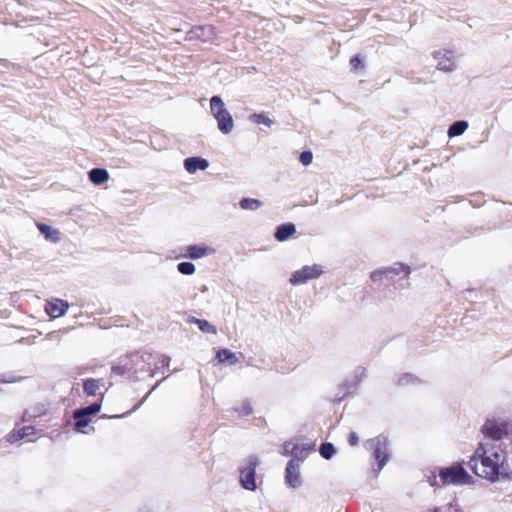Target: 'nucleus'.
<instances>
[{
	"label": "nucleus",
	"mask_w": 512,
	"mask_h": 512,
	"mask_svg": "<svg viewBox=\"0 0 512 512\" xmlns=\"http://www.w3.org/2000/svg\"><path fill=\"white\" fill-rule=\"evenodd\" d=\"M504 462L505 453L500 445L485 441L479 443L468 466L476 476L495 482L501 475H506Z\"/></svg>",
	"instance_id": "nucleus-1"
},
{
	"label": "nucleus",
	"mask_w": 512,
	"mask_h": 512,
	"mask_svg": "<svg viewBox=\"0 0 512 512\" xmlns=\"http://www.w3.org/2000/svg\"><path fill=\"white\" fill-rule=\"evenodd\" d=\"M146 352H132L119 358L112 371L121 376L134 377L139 372H146Z\"/></svg>",
	"instance_id": "nucleus-2"
},
{
	"label": "nucleus",
	"mask_w": 512,
	"mask_h": 512,
	"mask_svg": "<svg viewBox=\"0 0 512 512\" xmlns=\"http://www.w3.org/2000/svg\"><path fill=\"white\" fill-rule=\"evenodd\" d=\"M210 109L217 120L219 130L223 134H228L233 130L234 122L231 114L225 108V104L220 96H213L210 100Z\"/></svg>",
	"instance_id": "nucleus-3"
},
{
	"label": "nucleus",
	"mask_w": 512,
	"mask_h": 512,
	"mask_svg": "<svg viewBox=\"0 0 512 512\" xmlns=\"http://www.w3.org/2000/svg\"><path fill=\"white\" fill-rule=\"evenodd\" d=\"M439 479L441 485H458L469 483L471 476L466 472L462 463H454L449 467L440 469Z\"/></svg>",
	"instance_id": "nucleus-4"
},
{
	"label": "nucleus",
	"mask_w": 512,
	"mask_h": 512,
	"mask_svg": "<svg viewBox=\"0 0 512 512\" xmlns=\"http://www.w3.org/2000/svg\"><path fill=\"white\" fill-rule=\"evenodd\" d=\"M259 465V459L256 456L246 458L240 467V483L246 490L254 491L256 489V468Z\"/></svg>",
	"instance_id": "nucleus-5"
},
{
	"label": "nucleus",
	"mask_w": 512,
	"mask_h": 512,
	"mask_svg": "<svg viewBox=\"0 0 512 512\" xmlns=\"http://www.w3.org/2000/svg\"><path fill=\"white\" fill-rule=\"evenodd\" d=\"M147 365L146 373L150 377H154L156 374H164L169 370L170 358L166 355L146 352V361Z\"/></svg>",
	"instance_id": "nucleus-6"
},
{
	"label": "nucleus",
	"mask_w": 512,
	"mask_h": 512,
	"mask_svg": "<svg viewBox=\"0 0 512 512\" xmlns=\"http://www.w3.org/2000/svg\"><path fill=\"white\" fill-rule=\"evenodd\" d=\"M403 273L404 277L407 278L411 273V269L409 266L398 263L395 267H385L382 269H377L371 272L370 278L373 282L382 281L383 279L387 281H394L395 276Z\"/></svg>",
	"instance_id": "nucleus-7"
},
{
	"label": "nucleus",
	"mask_w": 512,
	"mask_h": 512,
	"mask_svg": "<svg viewBox=\"0 0 512 512\" xmlns=\"http://www.w3.org/2000/svg\"><path fill=\"white\" fill-rule=\"evenodd\" d=\"M101 409V403H93L87 407L77 409L73 413L75 429L83 432V429L91 422L90 416L97 414Z\"/></svg>",
	"instance_id": "nucleus-8"
},
{
	"label": "nucleus",
	"mask_w": 512,
	"mask_h": 512,
	"mask_svg": "<svg viewBox=\"0 0 512 512\" xmlns=\"http://www.w3.org/2000/svg\"><path fill=\"white\" fill-rule=\"evenodd\" d=\"M322 274V269L319 265H306L300 270L292 273L290 283L292 285H300L306 283L308 280L316 279Z\"/></svg>",
	"instance_id": "nucleus-9"
},
{
	"label": "nucleus",
	"mask_w": 512,
	"mask_h": 512,
	"mask_svg": "<svg viewBox=\"0 0 512 512\" xmlns=\"http://www.w3.org/2000/svg\"><path fill=\"white\" fill-rule=\"evenodd\" d=\"M482 433L486 438L499 441L507 436V425L494 420H487L482 426Z\"/></svg>",
	"instance_id": "nucleus-10"
},
{
	"label": "nucleus",
	"mask_w": 512,
	"mask_h": 512,
	"mask_svg": "<svg viewBox=\"0 0 512 512\" xmlns=\"http://www.w3.org/2000/svg\"><path fill=\"white\" fill-rule=\"evenodd\" d=\"M434 58L437 60V68L445 72H451L456 68L451 51L439 50L433 53Z\"/></svg>",
	"instance_id": "nucleus-11"
},
{
	"label": "nucleus",
	"mask_w": 512,
	"mask_h": 512,
	"mask_svg": "<svg viewBox=\"0 0 512 512\" xmlns=\"http://www.w3.org/2000/svg\"><path fill=\"white\" fill-rule=\"evenodd\" d=\"M69 308V303L65 300L53 298L46 302L45 311L51 318L63 316Z\"/></svg>",
	"instance_id": "nucleus-12"
},
{
	"label": "nucleus",
	"mask_w": 512,
	"mask_h": 512,
	"mask_svg": "<svg viewBox=\"0 0 512 512\" xmlns=\"http://www.w3.org/2000/svg\"><path fill=\"white\" fill-rule=\"evenodd\" d=\"M285 480L286 483L292 488H297L300 486L301 478L298 460L291 459L287 463L285 471Z\"/></svg>",
	"instance_id": "nucleus-13"
},
{
	"label": "nucleus",
	"mask_w": 512,
	"mask_h": 512,
	"mask_svg": "<svg viewBox=\"0 0 512 512\" xmlns=\"http://www.w3.org/2000/svg\"><path fill=\"white\" fill-rule=\"evenodd\" d=\"M373 456L378 462V471H380L389 459L388 447L385 440L379 438L375 440Z\"/></svg>",
	"instance_id": "nucleus-14"
},
{
	"label": "nucleus",
	"mask_w": 512,
	"mask_h": 512,
	"mask_svg": "<svg viewBox=\"0 0 512 512\" xmlns=\"http://www.w3.org/2000/svg\"><path fill=\"white\" fill-rule=\"evenodd\" d=\"M184 256L190 259H199L213 252V249L204 245H190L185 249Z\"/></svg>",
	"instance_id": "nucleus-15"
},
{
	"label": "nucleus",
	"mask_w": 512,
	"mask_h": 512,
	"mask_svg": "<svg viewBox=\"0 0 512 512\" xmlns=\"http://www.w3.org/2000/svg\"><path fill=\"white\" fill-rule=\"evenodd\" d=\"M208 165V161L200 157H189L184 161V167L189 173H195L197 170H205Z\"/></svg>",
	"instance_id": "nucleus-16"
},
{
	"label": "nucleus",
	"mask_w": 512,
	"mask_h": 512,
	"mask_svg": "<svg viewBox=\"0 0 512 512\" xmlns=\"http://www.w3.org/2000/svg\"><path fill=\"white\" fill-rule=\"evenodd\" d=\"M103 385L102 379L89 378L83 382V391L87 396H96Z\"/></svg>",
	"instance_id": "nucleus-17"
},
{
	"label": "nucleus",
	"mask_w": 512,
	"mask_h": 512,
	"mask_svg": "<svg viewBox=\"0 0 512 512\" xmlns=\"http://www.w3.org/2000/svg\"><path fill=\"white\" fill-rule=\"evenodd\" d=\"M37 228L44 235L46 240H49L53 243H57L60 241V232L58 229H55L44 223H37Z\"/></svg>",
	"instance_id": "nucleus-18"
},
{
	"label": "nucleus",
	"mask_w": 512,
	"mask_h": 512,
	"mask_svg": "<svg viewBox=\"0 0 512 512\" xmlns=\"http://www.w3.org/2000/svg\"><path fill=\"white\" fill-rule=\"evenodd\" d=\"M187 322L189 324H196L199 328V330L203 333H207V334H216L217 333V329L214 325H212L211 323H209L207 320L205 319H198L196 317H189L187 319Z\"/></svg>",
	"instance_id": "nucleus-19"
},
{
	"label": "nucleus",
	"mask_w": 512,
	"mask_h": 512,
	"mask_svg": "<svg viewBox=\"0 0 512 512\" xmlns=\"http://www.w3.org/2000/svg\"><path fill=\"white\" fill-rule=\"evenodd\" d=\"M296 232L295 225L292 223H286L280 225L276 232H275V238L283 242L287 240L289 237H291Z\"/></svg>",
	"instance_id": "nucleus-20"
},
{
	"label": "nucleus",
	"mask_w": 512,
	"mask_h": 512,
	"mask_svg": "<svg viewBox=\"0 0 512 512\" xmlns=\"http://www.w3.org/2000/svg\"><path fill=\"white\" fill-rule=\"evenodd\" d=\"M109 179V173L106 169L94 168L89 172V180L95 185H101L107 182Z\"/></svg>",
	"instance_id": "nucleus-21"
},
{
	"label": "nucleus",
	"mask_w": 512,
	"mask_h": 512,
	"mask_svg": "<svg viewBox=\"0 0 512 512\" xmlns=\"http://www.w3.org/2000/svg\"><path fill=\"white\" fill-rule=\"evenodd\" d=\"M216 360L218 364L228 362L233 365L238 362L236 355L227 348L219 349L216 353Z\"/></svg>",
	"instance_id": "nucleus-22"
},
{
	"label": "nucleus",
	"mask_w": 512,
	"mask_h": 512,
	"mask_svg": "<svg viewBox=\"0 0 512 512\" xmlns=\"http://www.w3.org/2000/svg\"><path fill=\"white\" fill-rule=\"evenodd\" d=\"M468 128L466 121H456L448 129V136L450 138L462 135Z\"/></svg>",
	"instance_id": "nucleus-23"
},
{
	"label": "nucleus",
	"mask_w": 512,
	"mask_h": 512,
	"mask_svg": "<svg viewBox=\"0 0 512 512\" xmlns=\"http://www.w3.org/2000/svg\"><path fill=\"white\" fill-rule=\"evenodd\" d=\"M35 434V428L33 426H24L17 430H13L10 437L15 440H21L25 437L32 436Z\"/></svg>",
	"instance_id": "nucleus-24"
},
{
	"label": "nucleus",
	"mask_w": 512,
	"mask_h": 512,
	"mask_svg": "<svg viewBox=\"0 0 512 512\" xmlns=\"http://www.w3.org/2000/svg\"><path fill=\"white\" fill-rule=\"evenodd\" d=\"M233 410L239 417H247L253 413L252 404L248 400L242 401Z\"/></svg>",
	"instance_id": "nucleus-25"
},
{
	"label": "nucleus",
	"mask_w": 512,
	"mask_h": 512,
	"mask_svg": "<svg viewBox=\"0 0 512 512\" xmlns=\"http://www.w3.org/2000/svg\"><path fill=\"white\" fill-rule=\"evenodd\" d=\"M239 205L243 210H257L262 206V202L254 198H243Z\"/></svg>",
	"instance_id": "nucleus-26"
},
{
	"label": "nucleus",
	"mask_w": 512,
	"mask_h": 512,
	"mask_svg": "<svg viewBox=\"0 0 512 512\" xmlns=\"http://www.w3.org/2000/svg\"><path fill=\"white\" fill-rule=\"evenodd\" d=\"M425 512H464L457 504L447 503L439 507L427 509Z\"/></svg>",
	"instance_id": "nucleus-27"
},
{
	"label": "nucleus",
	"mask_w": 512,
	"mask_h": 512,
	"mask_svg": "<svg viewBox=\"0 0 512 512\" xmlns=\"http://www.w3.org/2000/svg\"><path fill=\"white\" fill-rule=\"evenodd\" d=\"M319 452H320V455L323 458L328 460V459H331L333 457V455L335 454L336 450H335V448H334L332 443L326 442V443H323L320 446Z\"/></svg>",
	"instance_id": "nucleus-28"
},
{
	"label": "nucleus",
	"mask_w": 512,
	"mask_h": 512,
	"mask_svg": "<svg viewBox=\"0 0 512 512\" xmlns=\"http://www.w3.org/2000/svg\"><path fill=\"white\" fill-rule=\"evenodd\" d=\"M284 450L286 455L291 454L296 458L303 452L304 449L295 443L286 442L284 444Z\"/></svg>",
	"instance_id": "nucleus-29"
},
{
	"label": "nucleus",
	"mask_w": 512,
	"mask_h": 512,
	"mask_svg": "<svg viewBox=\"0 0 512 512\" xmlns=\"http://www.w3.org/2000/svg\"><path fill=\"white\" fill-rule=\"evenodd\" d=\"M251 120L256 124H263L266 126H271L273 124V121L264 113H254L251 116Z\"/></svg>",
	"instance_id": "nucleus-30"
},
{
	"label": "nucleus",
	"mask_w": 512,
	"mask_h": 512,
	"mask_svg": "<svg viewBox=\"0 0 512 512\" xmlns=\"http://www.w3.org/2000/svg\"><path fill=\"white\" fill-rule=\"evenodd\" d=\"M178 271L184 275H192L195 272V266L191 262H181L177 266Z\"/></svg>",
	"instance_id": "nucleus-31"
},
{
	"label": "nucleus",
	"mask_w": 512,
	"mask_h": 512,
	"mask_svg": "<svg viewBox=\"0 0 512 512\" xmlns=\"http://www.w3.org/2000/svg\"><path fill=\"white\" fill-rule=\"evenodd\" d=\"M349 63H350V66H351V69L353 71H357L359 69H362L364 67L363 63H362V59L359 55H354L350 58L349 60Z\"/></svg>",
	"instance_id": "nucleus-32"
},
{
	"label": "nucleus",
	"mask_w": 512,
	"mask_h": 512,
	"mask_svg": "<svg viewBox=\"0 0 512 512\" xmlns=\"http://www.w3.org/2000/svg\"><path fill=\"white\" fill-rule=\"evenodd\" d=\"M416 381H417V378L415 376H413L412 374L406 373V374H403L398 379V384L399 385H408V384L415 383Z\"/></svg>",
	"instance_id": "nucleus-33"
},
{
	"label": "nucleus",
	"mask_w": 512,
	"mask_h": 512,
	"mask_svg": "<svg viewBox=\"0 0 512 512\" xmlns=\"http://www.w3.org/2000/svg\"><path fill=\"white\" fill-rule=\"evenodd\" d=\"M299 159H300V162L303 165L307 166V165L311 164L312 159H313V155H312V153L310 151H303L300 154Z\"/></svg>",
	"instance_id": "nucleus-34"
},
{
	"label": "nucleus",
	"mask_w": 512,
	"mask_h": 512,
	"mask_svg": "<svg viewBox=\"0 0 512 512\" xmlns=\"http://www.w3.org/2000/svg\"><path fill=\"white\" fill-rule=\"evenodd\" d=\"M347 440H348V443L350 446H356L359 443V437H358L357 433L354 431H351L348 434Z\"/></svg>",
	"instance_id": "nucleus-35"
},
{
	"label": "nucleus",
	"mask_w": 512,
	"mask_h": 512,
	"mask_svg": "<svg viewBox=\"0 0 512 512\" xmlns=\"http://www.w3.org/2000/svg\"><path fill=\"white\" fill-rule=\"evenodd\" d=\"M204 32V28L199 26V27H194L190 32L189 34H192V35H195L197 36L198 38L201 37V35L203 34Z\"/></svg>",
	"instance_id": "nucleus-36"
},
{
	"label": "nucleus",
	"mask_w": 512,
	"mask_h": 512,
	"mask_svg": "<svg viewBox=\"0 0 512 512\" xmlns=\"http://www.w3.org/2000/svg\"><path fill=\"white\" fill-rule=\"evenodd\" d=\"M430 483H431L432 486L438 485L437 477L434 476L433 478H430Z\"/></svg>",
	"instance_id": "nucleus-37"
}]
</instances>
